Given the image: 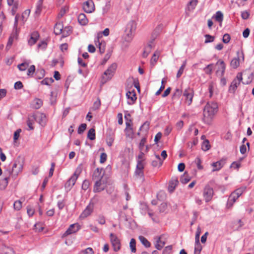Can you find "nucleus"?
Wrapping results in <instances>:
<instances>
[{"label": "nucleus", "instance_id": "obj_48", "mask_svg": "<svg viewBox=\"0 0 254 254\" xmlns=\"http://www.w3.org/2000/svg\"><path fill=\"white\" fill-rule=\"evenodd\" d=\"M35 72V66L34 65H31L28 69L27 74L30 77L33 76L34 73Z\"/></svg>", "mask_w": 254, "mask_h": 254}, {"label": "nucleus", "instance_id": "obj_50", "mask_svg": "<svg viewBox=\"0 0 254 254\" xmlns=\"http://www.w3.org/2000/svg\"><path fill=\"white\" fill-rule=\"evenodd\" d=\"M72 32V28L70 27H65L63 30V36L66 37Z\"/></svg>", "mask_w": 254, "mask_h": 254}, {"label": "nucleus", "instance_id": "obj_63", "mask_svg": "<svg viewBox=\"0 0 254 254\" xmlns=\"http://www.w3.org/2000/svg\"><path fill=\"white\" fill-rule=\"evenodd\" d=\"M172 249L171 245L166 247L163 251V254H169L171 252Z\"/></svg>", "mask_w": 254, "mask_h": 254}, {"label": "nucleus", "instance_id": "obj_44", "mask_svg": "<svg viewBox=\"0 0 254 254\" xmlns=\"http://www.w3.org/2000/svg\"><path fill=\"white\" fill-rule=\"evenodd\" d=\"M43 0H39L36 4V8L35 10V13L37 14L40 13L42 7Z\"/></svg>", "mask_w": 254, "mask_h": 254}, {"label": "nucleus", "instance_id": "obj_58", "mask_svg": "<svg viewBox=\"0 0 254 254\" xmlns=\"http://www.w3.org/2000/svg\"><path fill=\"white\" fill-rule=\"evenodd\" d=\"M12 8H11V14L12 15H14L16 12L17 9L18 7V3L17 2H15L13 5H12Z\"/></svg>", "mask_w": 254, "mask_h": 254}, {"label": "nucleus", "instance_id": "obj_24", "mask_svg": "<svg viewBox=\"0 0 254 254\" xmlns=\"http://www.w3.org/2000/svg\"><path fill=\"white\" fill-rule=\"evenodd\" d=\"M179 182L177 179L172 180L170 181L168 190L170 192H172L174 191L175 189L176 186L178 185Z\"/></svg>", "mask_w": 254, "mask_h": 254}, {"label": "nucleus", "instance_id": "obj_49", "mask_svg": "<svg viewBox=\"0 0 254 254\" xmlns=\"http://www.w3.org/2000/svg\"><path fill=\"white\" fill-rule=\"evenodd\" d=\"M245 190V188H240L238 189H236L233 192L235 193V195H237V197H239L242 194Z\"/></svg>", "mask_w": 254, "mask_h": 254}, {"label": "nucleus", "instance_id": "obj_41", "mask_svg": "<svg viewBox=\"0 0 254 254\" xmlns=\"http://www.w3.org/2000/svg\"><path fill=\"white\" fill-rule=\"evenodd\" d=\"M29 64V63L27 62H23L22 64H18L17 65V67L20 71H24L28 67Z\"/></svg>", "mask_w": 254, "mask_h": 254}, {"label": "nucleus", "instance_id": "obj_19", "mask_svg": "<svg viewBox=\"0 0 254 254\" xmlns=\"http://www.w3.org/2000/svg\"><path fill=\"white\" fill-rule=\"evenodd\" d=\"M126 96L128 99H129L131 100L130 102H129V101L127 102V103L129 105L133 104L137 99L136 94L134 91H128L126 93Z\"/></svg>", "mask_w": 254, "mask_h": 254}, {"label": "nucleus", "instance_id": "obj_42", "mask_svg": "<svg viewBox=\"0 0 254 254\" xmlns=\"http://www.w3.org/2000/svg\"><path fill=\"white\" fill-rule=\"evenodd\" d=\"M45 70L43 68L38 69L36 71L37 78L38 79H42L45 76Z\"/></svg>", "mask_w": 254, "mask_h": 254}, {"label": "nucleus", "instance_id": "obj_11", "mask_svg": "<svg viewBox=\"0 0 254 254\" xmlns=\"http://www.w3.org/2000/svg\"><path fill=\"white\" fill-rule=\"evenodd\" d=\"M83 9L84 11L88 13L93 12L95 10V6L93 1L92 0H88L83 4Z\"/></svg>", "mask_w": 254, "mask_h": 254}, {"label": "nucleus", "instance_id": "obj_60", "mask_svg": "<svg viewBox=\"0 0 254 254\" xmlns=\"http://www.w3.org/2000/svg\"><path fill=\"white\" fill-rule=\"evenodd\" d=\"M143 160H138L136 169H143L144 165Z\"/></svg>", "mask_w": 254, "mask_h": 254}, {"label": "nucleus", "instance_id": "obj_9", "mask_svg": "<svg viewBox=\"0 0 254 254\" xmlns=\"http://www.w3.org/2000/svg\"><path fill=\"white\" fill-rule=\"evenodd\" d=\"M80 228V225L77 223L70 225L66 231L63 234L62 238L65 237L69 235L76 233Z\"/></svg>", "mask_w": 254, "mask_h": 254}, {"label": "nucleus", "instance_id": "obj_57", "mask_svg": "<svg viewBox=\"0 0 254 254\" xmlns=\"http://www.w3.org/2000/svg\"><path fill=\"white\" fill-rule=\"evenodd\" d=\"M231 39L230 35L229 34H225L222 38V41L224 43H228L230 42V40Z\"/></svg>", "mask_w": 254, "mask_h": 254}, {"label": "nucleus", "instance_id": "obj_39", "mask_svg": "<svg viewBox=\"0 0 254 254\" xmlns=\"http://www.w3.org/2000/svg\"><path fill=\"white\" fill-rule=\"evenodd\" d=\"M159 57V53L158 52H155L153 56L151 58L150 63L152 65H154L157 61Z\"/></svg>", "mask_w": 254, "mask_h": 254}, {"label": "nucleus", "instance_id": "obj_15", "mask_svg": "<svg viewBox=\"0 0 254 254\" xmlns=\"http://www.w3.org/2000/svg\"><path fill=\"white\" fill-rule=\"evenodd\" d=\"M105 171L103 168H97L94 171L92 175V179L93 180H99L100 179L104 178Z\"/></svg>", "mask_w": 254, "mask_h": 254}, {"label": "nucleus", "instance_id": "obj_45", "mask_svg": "<svg viewBox=\"0 0 254 254\" xmlns=\"http://www.w3.org/2000/svg\"><path fill=\"white\" fill-rule=\"evenodd\" d=\"M35 120L33 119L32 118V116L29 117L27 121V125L29 127V130H33L34 129V127H33V124L34 123V121Z\"/></svg>", "mask_w": 254, "mask_h": 254}, {"label": "nucleus", "instance_id": "obj_64", "mask_svg": "<svg viewBox=\"0 0 254 254\" xmlns=\"http://www.w3.org/2000/svg\"><path fill=\"white\" fill-rule=\"evenodd\" d=\"M21 131V129H18L14 132L13 136V139L14 141H16L18 139Z\"/></svg>", "mask_w": 254, "mask_h": 254}, {"label": "nucleus", "instance_id": "obj_27", "mask_svg": "<svg viewBox=\"0 0 254 254\" xmlns=\"http://www.w3.org/2000/svg\"><path fill=\"white\" fill-rule=\"evenodd\" d=\"M1 254H14V252L11 248L3 246L1 248Z\"/></svg>", "mask_w": 254, "mask_h": 254}, {"label": "nucleus", "instance_id": "obj_51", "mask_svg": "<svg viewBox=\"0 0 254 254\" xmlns=\"http://www.w3.org/2000/svg\"><path fill=\"white\" fill-rule=\"evenodd\" d=\"M204 37H205V40L204 41L205 43L212 42L214 41L215 39V37L214 36L209 34L205 35Z\"/></svg>", "mask_w": 254, "mask_h": 254}, {"label": "nucleus", "instance_id": "obj_26", "mask_svg": "<svg viewBox=\"0 0 254 254\" xmlns=\"http://www.w3.org/2000/svg\"><path fill=\"white\" fill-rule=\"evenodd\" d=\"M43 105V101L39 98H35L32 104V107L35 109H39Z\"/></svg>", "mask_w": 254, "mask_h": 254}, {"label": "nucleus", "instance_id": "obj_38", "mask_svg": "<svg viewBox=\"0 0 254 254\" xmlns=\"http://www.w3.org/2000/svg\"><path fill=\"white\" fill-rule=\"evenodd\" d=\"M210 148V145L209 144V142L208 141V140H204L202 143V145H201V149L204 151H206L207 150H208Z\"/></svg>", "mask_w": 254, "mask_h": 254}, {"label": "nucleus", "instance_id": "obj_17", "mask_svg": "<svg viewBox=\"0 0 254 254\" xmlns=\"http://www.w3.org/2000/svg\"><path fill=\"white\" fill-rule=\"evenodd\" d=\"M39 38V34L37 31L33 32L30 35V38L28 40V44L30 46L35 44Z\"/></svg>", "mask_w": 254, "mask_h": 254}, {"label": "nucleus", "instance_id": "obj_5", "mask_svg": "<svg viewBox=\"0 0 254 254\" xmlns=\"http://www.w3.org/2000/svg\"><path fill=\"white\" fill-rule=\"evenodd\" d=\"M242 79V73H238L236 77L231 82L229 88V91L230 93H235L237 87L240 84L241 81Z\"/></svg>", "mask_w": 254, "mask_h": 254}, {"label": "nucleus", "instance_id": "obj_8", "mask_svg": "<svg viewBox=\"0 0 254 254\" xmlns=\"http://www.w3.org/2000/svg\"><path fill=\"white\" fill-rule=\"evenodd\" d=\"M183 96L185 97V103L188 106L190 105L192 103L193 96V91L192 89L190 88L186 89L184 91Z\"/></svg>", "mask_w": 254, "mask_h": 254}, {"label": "nucleus", "instance_id": "obj_31", "mask_svg": "<svg viewBox=\"0 0 254 254\" xmlns=\"http://www.w3.org/2000/svg\"><path fill=\"white\" fill-rule=\"evenodd\" d=\"M155 157L157 159L156 160L152 161L151 164L153 167L161 166L162 164V162L161 161V158L158 155H155Z\"/></svg>", "mask_w": 254, "mask_h": 254}, {"label": "nucleus", "instance_id": "obj_30", "mask_svg": "<svg viewBox=\"0 0 254 254\" xmlns=\"http://www.w3.org/2000/svg\"><path fill=\"white\" fill-rule=\"evenodd\" d=\"M198 3L197 0H191L188 4V9L189 11L193 10Z\"/></svg>", "mask_w": 254, "mask_h": 254}, {"label": "nucleus", "instance_id": "obj_25", "mask_svg": "<svg viewBox=\"0 0 254 254\" xmlns=\"http://www.w3.org/2000/svg\"><path fill=\"white\" fill-rule=\"evenodd\" d=\"M212 18H215V20L220 23V25L223 20V14L221 11H218L216 12L215 14L213 16Z\"/></svg>", "mask_w": 254, "mask_h": 254}, {"label": "nucleus", "instance_id": "obj_61", "mask_svg": "<svg viewBox=\"0 0 254 254\" xmlns=\"http://www.w3.org/2000/svg\"><path fill=\"white\" fill-rule=\"evenodd\" d=\"M23 87V85L22 84V83L20 81L16 82L14 85V89L16 90L21 89Z\"/></svg>", "mask_w": 254, "mask_h": 254}, {"label": "nucleus", "instance_id": "obj_3", "mask_svg": "<svg viewBox=\"0 0 254 254\" xmlns=\"http://www.w3.org/2000/svg\"><path fill=\"white\" fill-rule=\"evenodd\" d=\"M215 183L214 180H211L205 186L203 189V195L206 202L210 201L213 197L214 191L211 186L213 185Z\"/></svg>", "mask_w": 254, "mask_h": 254}, {"label": "nucleus", "instance_id": "obj_34", "mask_svg": "<svg viewBox=\"0 0 254 254\" xmlns=\"http://www.w3.org/2000/svg\"><path fill=\"white\" fill-rule=\"evenodd\" d=\"M190 180V178L186 173V172L184 174L182 175L180 178V182L184 184L188 183Z\"/></svg>", "mask_w": 254, "mask_h": 254}, {"label": "nucleus", "instance_id": "obj_13", "mask_svg": "<svg viewBox=\"0 0 254 254\" xmlns=\"http://www.w3.org/2000/svg\"><path fill=\"white\" fill-rule=\"evenodd\" d=\"M94 209V204L90 203L80 215L81 218H85L92 213Z\"/></svg>", "mask_w": 254, "mask_h": 254}, {"label": "nucleus", "instance_id": "obj_1", "mask_svg": "<svg viewBox=\"0 0 254 254\" xmlns=\"http://www.w3.org/2000/svg\"><path fill=\"white\" fill-rule=\"evenodd\" d=\"M24 164V159L23 157L18 156L14 161L11 171H8L7 176L5 177L4 179L1 180L0 183V189H4L7 186L8 183L9 176L11 175L13 177H16L18 175L21 173L23 170V165Z\"/></svg>", "mask_w": 254, "mask_h": 254}, {"label": "nucleus", "instance_id": "obj_54", "mask_svg": "<svg viewBox=\"0 0 254 254\" xmlns=\"http://www.w3.org/2000/svg\"><path fill=\"white\" fill-rule=\"evenodd\" d=\"M212 64H209L204 68L203 70L207 74H211L212 70Z\"/></svg>", "mask_w": 254, "mask_h": 254}, {"label": "nucleus", "instance_id": "obj_35", "mask_svg": "<svg viewBox=\"0 0 254 254\" xmlns=\"http://www.w3.org/2000/svg\"><path fill=\"white\" fill-rule=\"evenodd\" d=\"M143 169H136L135 171V176L137 178H140L142 179V181H143L144 180V173L143 171Z\"/></svg>", "mask_w": 254, "mask_h": 254}, {"label": "nucleus", "instance_id": "obj_52", "mask_svg": "<svg viewBox=\"0 0 254 254\" xmlns=\"http://www.w3.org/2000/svg\"><path fill=\"white\" fill-rule=\"evenodd\" d=\"M186 62L185 61L183 63L182 65L181 66L180 69H179V70H178V71L177 72V78H179L182 75V74H183V73L184 72V68H185V67L186 66Z\"/></svg>", "mask_w": 254, "mask_h": 254}, {"label": "nucleus", "instance_id": "obj_7", "mask_svg": "<svg viewBox=\"0 0 254 254\" xmlns=\"http://www.w3.org/2000/svg\"><path fill=\"white\" fill-rule=\"evenodd\" d=\"M110 242L115 252H118L121 249L120 240L116 235L113 233L110 234Z\"/></svg>", "mask_w": 254, "mask_h": 254}, {"label": "nucleus", "instance_id": "obj_59", "mask_svg": "<svg viewBox=\"0 0 254 254\" xmlns=\"http://www.w3.org/2000/svg\"><path fill=\"white\" fill-rule=\"evenodd\" d=\"M89 185V181L87 180H85L82 184V189L85 190H87L88 189Z\"/></svg>", "mask_w": 254, "mask_h": 254}, {"label": "nucleus", "instance_id": "obj_43", "mask_svg": "<svg viewBox=\"0 0 254 254\" xmlns=\"http://www.w3.org/2000/svg\"><path fill=\"white\" fill-rule=\"evenodd\" d=\"M54 80L52 78H45L41 81V84L50 85L54 82Z\"/></svg>", "mask_w": 254, "mask_h": 254}, {"label": "nucleus", "instance_id": "obj_46", "mask_svg": "<svg viewBox=\"0 0 254 254\" xmlns=\"http://www.w3.org/2000/svg\"><path fill=\"white\" fill-rule=\"evenodd\" d=\"M149 128V123L148 122H145L139 128V131L142 130L147 132Z\"/></svg>", "mask_w": 254, "mask_h": 254}, {"label": "nucleus", "instance_id": "obj_4", "mask_svg": "<svg viewBox=\"0 0 254 254\" xmlns=\"http://www.w3.org/2000/svg\"><path fill=\"white\" fill-rule=\"evenodd\" d=\"M117 67V64L115 63H113L104 72V74L102 76V83L103 84L105 83L112 78V77L114 75L115 71L116 70Z\"/></svg>", "mask_w": 254, "mask_h": 254}, {"label": "nucleus", "instance_id": "obj_36", "mask_svg": "<svg viewBox=\"0 0 254 254\" xmlns=\"http://www.w3.org/2000/svg\"><path fill=\"white\" fill-rule=\"evenodd\" d=\"M217 64H219L220 65L219 69L217 70V72L221 71V74L223 75L225 72L226 66L224 62L223 61L219 60Z\"/></svg>", "mask_w": 254, "mask_h": 254}, {"label": "nucleus", "instance_id": "obj_32", "mask_svg": "<svg viewBox=\"0 0 254 254\" xmlns=\"http://www.w3.org/2000/svg\"><path fill=\"white\" fill-rule=\"evenodd\" d=\"M126 35L125 36V41L127 42L128 43H130L133 37V32H131L129 31H126Z\"/></svg>", "mask_w": 254, "mask_h": 254}, {"label": "nucleus", "instance_id": "obj_55", "mask_svg": "<svg viewBox=\"0 0 254 254\" xmlns=\"http://www.w3.org/2000/svg\"><path fill=\"white\" fill-rule=\"evenodd\" d=\"M201 250L202 247L199 241L198 242H195L194 253H196L197 252H198L199 253Z\"/></svg>", "mask_w": 254, "mask_h": 254}, {"label": "nucleus", "instance_id": "obj_23", "mask_svg": "<svg viewBox=\"0 0 254 254\" xmlns=\"http://www.w3.org/2000/svg\"><path fill=\"white\" fill-rule=\"evenodd\" d=\"M155 239H156L155 248L158 250H161L165 244V242L161 240L160 237H156Z\"/></svg>", "mask_w": 254, "mask_h": 254}, {"label": "nucleus", "instance_id": "obj_10", "mask_svg": "<svg viewBox=\"0 0 254 254\" xmlns=\"http://www.w3.org/2000/svg\"><path fill=\"white\" fill-rule=\"evenodd\" d=\"M160 27H157L154 31H153L152 34V40L151 41L149 42V43L148 44V45L145 47L144 50L146 51V52H147L148 53H150L151 49L152 48V45L153 41L155 40V39L157 37L160 31Z\"/></svg>", "mask_w": 254, "mask_h": 254}, {"label": "nucleus", "instance_id": "obj_21", "mask_svg": "<svg viewBox=\"0 0 254 254\" xmlns=\"http://www.w3.org/2000/svg\"><path fill=\"white\" fill-rule=\"evenodd\" d=\"M239 52H237V57L234 58L231 61L230 65L233 68H237L240 65Z\"/></svg>", "mask_w": 254, "mask_h": 254}, {"label": "nucleus", "instance_id": "obj_47", "mask_svg": "<svg viewBox=\"0 0 254 254\" xmlns=\"http://www.w3.org/2000/svg\"><path fill=\"white\" fill-rule=\"evenodd\" d=\"M182 94L181 90L176 88L173 95V98L174 99H179Z\"/></svg>", "mask_w": 254, "mask_h": 254}, {"label": "nucleus", "instance_id": "obj_14", "mask_svg": "<svg viewBox=\"0 0 254 254\" xmlns=\"http://www.w3.org/2000/svg\"><path fill=\"white\" fill-rule=\"evenodd\" d=\"M78 178V175L74 173V174L65 183L64 187L65 189L70 190L74 185L76 181Z\"/></svg>", "mask_w": 254, "mask_h": 254}, {"label": "nucleus", "instance_id": "obj_40", "mask_svg": "<svg viewBox=\"0 0 254 254\" xmlns=\"http://www.w3.org/2000/svg\"><path fill=\"white\" fill-rule=\"evenodd\" d=\"M129 247L132 253H135L136 249V241L134 239L132 238L129 243Z\"/></svg>", "mask_w": 254, "mask_h": 254}, {"label": "nucleus", "instance_id": "obj_37", "mask_svg": "<svg viewBox=\"0 0 254 254\" xmlns=\"http://www.w3.org/2000/svg\"><path fill=\"white\" fill-rule=\"evenodd\" d=\"M87 137L91 140H93L95 139V130L94 128H91L89 129L88 132Z\"/></svg>", "mask_w": 254, "mask_h": 254}, {"label": "nucleus", "instance_id": "obj_29", "mask_svg": "<svg viewBox=\"0 0 254 254\" xmlns=\"http://www.w3.org/2000/svg\"><path fill=\"white\" fill-rule=\"evenodd\" d=\"M138 239L141 244L144 245L146 248H149L150 247V243L143 236H139Z\"/></svg>", "mask_w": 254, "mask_h": 254}, {"label": "nucleus", "instance_id": "obj_18", "mask_svg": "<svg viewBox=\"0 0 254 254\" xmlns=\"http://www.w3.org/2000/svg\"><path fill=\"white\" fill-rule=\"evenodd\" d=\"M238 197H237V195H235V193L232 192L230 195L229 196V199L227 203V207L228 208H230L232 207L233 204L236 202V200L238 198Z\"/></svg>", "mask_w": 254, "mask_h": 254}, {"label": "nucleus", "instance_id": "obj_16", "mask_svg": "<svg viewBox=\"0 0 254 254\" xmlns=\"http://www.w3.org/2000/svg\"><path fill=\"white\" fill-rule=\"evenodd\" d=\"M226 163V159H222L220 160L214 162L212 164V166L213 167L212 172L219 171L220 170Z\"/></svg>", "mask_w": 254, "mask_h": 254}, {"label": "nucleus", "instance_id": "obj_53", "mask_svg": "<svg viewBox=\"0 0 254 254\" xmlns=\"http://www.w3.org/2000/svg\"><path fill=\"white\" fill-rule=\"evenodd\" d=\"M13 207L15 210H20L22 207V202L20 200L15 201L13 204Z\"/></svg>", "mask_w": 254, "mask_h": 254}, {"label": "nucleus", "instance_id": "obj_20", "mask_svg": "<svg viewBox=\"0 0 254 254\" xmlns=\"http://www.w3.org/2000/svg\"><path fill=\"white\" fill-rule=\"evenodd\" d=\"M136 24L134 21L131 20L129 21L127 25L126 31H129L134 33L135 31Z\"/></svg>", "mask_w": 254, "mask_h": 254}, {"label": "nucleus", "instance_id": "obj_33", "mask_svg": "<svg viewBox=\"0 0 254 254\" xmlns=\"http://www.w3.org/2000/svg\"><path fill=\"white\" fill-rule=\"evenodd\" d=\"M20 18L22 19V20L23 21V23H24V16H23V15H22L21 16H20L18 14H16L15 17L14 27H13L14 29L16 31H17V29L18 21Z\"/></svg>", "mask_w": 254, "mask_h": 254}, {"label": "nucleus", "instance_id": "obj_56", "mask_svg": "<svg viewBox=\"0 0 254 254\" xmlns=\"http://www.w3.org/2000/svg\"><path fill=\"white\" fill-rule=\"evenodd\" d=\"M87 125L86 124H81L78 128V133L82 134L86 129Z\"/></svg>", "mask_w": 254, "mask_h": 254}, {"label": "nucleus", "instance_id": "obj_22", "mask_svg": "<svg viewBox=\"0 0 254 254\" xmlns=\"http://www.w3.org/2000/svg\"><path fill=\"white\" fill-rule=\"evenodd\" d=\"M78 21L81 25H86L88 22L86 15L84 13H80L79 14L78 16Z\"/></svg>", "mask_w": 254, "mask_h": 254}, {"label": "nucleus", "instance_id": "obj_6", "mask_svg": "<svg viewBox=\"0 0 254 254\" xmlns=\"http://www.w3.org/2000/svg\"><path fill=\"white\" fill-rule=\"evenodd\" d=\"M107 180L105 178L97 180L94 186L93 191L99 192L103 190L106 187Z\"/></svg>", "mask_w": 254, "mask_h": 254}, {"label": "nucleus", "instance_id": "obj_2", "mask_svg": "<svg viewBox=\"0 0 254 254\" xmlns=\"http://www.w3.org/2000/svg\"><path fill=\"white\" fill-rule=\"evenodd\" d=\"M217 111L218 105L216 102H208L203 109V122L210 124Z\"/></svg>", "mask_w": 254, "mask_h": 254}, {"label": "nucleus", "instance_id": "obj_28", "mask_svg": "<svg viewBox=\"0 0 254 254\" xmlns=\"http://www.w3.org/2000/svg\"><path fill=\"white\" fill-rule=\"evenodd\" d=\"M63 26L61 23H57L54 27V31L56 34H63Z\"/></svg>", "mask_w": 254, "mask_h": 254}, {"label": "nucleus", "instance_id": "obj_62", "mask_svg": "<svg viewBox=\"0 0 254 254\" xmlns=\"http://www.w3.org/2000/svg\"><path fill=\"white\" fill-rule=\"evenodd\" d=\"M195 163L197 165V168L199 170L202 169L203 167L201 165V161L199 157H196L195 159Z\"/></svg>", "mask_w": 254, "mask_h": 254}, {"label": "nucleus", "instance_id": "obj_12", "mask_svg": "<svg viewBox=\"0 0 254 254\" xmlns=\"http://www.w3.org/2000/svg\"><path fill=\"white\" fill-rule=\"evenodd\" d=\"M32 118L40 125L43 126L46 122V116L44 114L38 113L32 115Z\"/></svg>", "mask_w": 254, "mask_h": 254}]
</instances>
